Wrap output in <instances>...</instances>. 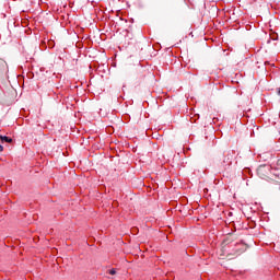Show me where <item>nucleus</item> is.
Returning <instances> with one entry per match:
<instances>
[{
	"label": "nucleus",
	"instance_id": "obj_1",
	"mask_svg": "<svg viewBox=\"0 0 280 280\" xmlns=\"http://www.w3.org/2000/svg\"><path fill=\"white\" fill-rule=\"evenodd\" d=\"M257 174L262 180H280V168L264 164L257 168Z\"/></svg>",
	"mask_w": 280,
	"mask_h": 280
},
{
	"label": "nucleus",
	"instance_id": "obj_2",
	"mask_svg": "<svg viewBox=\"0 0 280 280\" xmlns=\"http://www.w3.org/2000/svg\"><path fill=\"white\" fill-rule=\"evenodd\" d=\"M0 140L2 143H12V138L8 136H0Z\"/></svg>",
	"mask_w": 280,
	"mask_h": 280
},
{
	"label": "nucleus",
	"instance_id": "obj_3",
	"mask_svg": "<svg viewBox=\"0 0 280 280\" xmlns=\"http://www.w3.org/2000/svg\"><path fill=\"white\" fill-rule=\"evenodd\" d=\"M109 275H117V271L115 269H110Z\"/></svg>",
	"mask_w": 280,
	"mask_h": 280
},
{
	"label": "nucleus",
	"instance_id": "obj_4",
	"mask_svg": "<svg viewBox=\"0 0 280 280\" xmlns=\"http://www.w3.org/2000/svg\"><path fill=\"white\" fill-rule=\"evenodd\" d=\"M0 152H3V145L0 144Z\"/></svg>",
	"mask_w": 280,
	"mask_h": 280
},
{
	"label": "nucleus",
	"instance_id": "obj_5",
	"mask_svg": "<svg viewBox=\"0 0 280 280\" xmlns=\"http://www.w3.org/2000/svg\"><path fill=\"white\" fill-rule=\"evenodd\" d=\"M278 95H280V89H279V91H278Z\"/></svg>",
	"mask_w": 280,
	"mask_h": 280
}]
</instances>
